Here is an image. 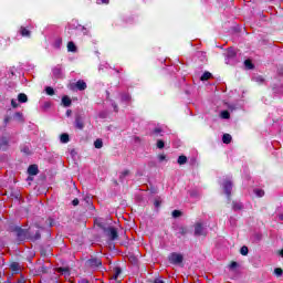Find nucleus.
Segmentation results:
<instances>
[{
  "mask_svg": "<svg viewBox=\"0 0 283 283\" xmlns=\"http://www.w3.org/2000/svg\"><path fill=\"white\" fill-rule=\"evenodd\" d=\"M95 224H97V227H101V229H104L106 235H108L111 240H116V238H118V231H116V228L114 227L105 228V222H103V220L95 219Z\"/></svg>",
  "mask_w": 283,
  "mask_h": 283,
  "instance_id": "f257e3e1",
  "label": "nucleus"
},
{
  "mask_svg": "<svg viewBox=\"0 0 283 283\" xmlns=\"http://www.w3.org/2000/svg\"><path fill=\"white\" fill-rule=\"evenodd\" d=\"M81 205H82V207H84V209L86 211H95L96 210V208L94 207V201L92 200V197H90V196L84 197Z\"/></svg>",
  "mask_w": 283,
  "mask_h": 283,
  "instance_id": "f03ea898",
  "label": "nucleus"
},
{
  "mask_svg": "<svg viewBox=\"0 0 283 283\" xmlns=\"http://www.w3.org/2000/svg\"><path fill=\"white\" fill-rule=\"evenodd\" d=\"M168 260H169L170 264H182L185 256H182V254H180V253L174 252L168 256Z\"/></svg>",
  "mask_w": 283,
  "mask_h": 283,
  "instance_id": "7ed1b4c3",
  "label": "nucleus"
},
{
  "mask_svg": "<svg viewBox=\"0 0 283 283\" xmlns=\"http://www.w3.org/2000/svg\"><path fill=\"white\" fill-rule=\"evenodd\" d=\"M223 191L228 200H231V191H233V182L231 180L223 181Z\"/></svg>",
  "mask_w": 283,
  "mask_h": 283,
  "instance_id": "20e7f679",
  "label": "nucleus"
},
{
  "mask_svg": "<svg viewBox=\"0 0 283 283\" xmlns=\"http://www.w3.org/2000/svg\"><path fill=\"white\" fill-rule=\"evenodd\" d=\"M195 235H207V227H205V223L197 222L195 224Z\"/></svg>",
  "mask_w": 283,
  "mask_h": 283,
  "instance_id": "39448f33",
  "label": "nucleus"
},
{
  "mask_svg": "<svg viewBox=\"0 0 283 283\" xmlns=\"http://www.w3.org/2000/svg\"><path fill=\"white\" fill-rule=\"evenodd\" d=\"M10 149V138L2 136L0 138V151H8Z\"/></svg>",
  "mask_w": 283,
  "mask_h": 283,
  "instance_id": "423d86ee",
  "label": "nucleus"
},
{
  "mask_svg": "<svg viewBox=\"0 0 283 283\" xmlns=\"http://www.w3.org/2000/svg\"><path fill=\"white\" fill-rule=\"evenodd\" d=\"M75 129H80V132L85 129V123L83 122V117H81V115H76L75 117Z\"/></svg>",
  "mask_w": 283,
  "mask_h": 283,
  "instance_id": "0eeeda50",
  "label": "nucleus"
},
{
  "mask_svg": "<svg viewBox=\"0 0 283 283\" xmlns=\"http://www.w3.org/2000/svg\"><path fill=\"white\" fill-rule=\"evenodd\" d=\"M19 33L24 39H31V36H32V31H30V29L28 27H20Z\"/></svg>",
  "mask_w": 283,
  "mask_h": 283,
  "instance_id": "6e6552de",
  "label": "nucleus"
},
{
  "mask_svg": "<svg viewBox=\"0 0 283 283\" xmlns=\"http://www.w3.org/2000/svg\"><path fill=\"white\" fill-rule=\"evenodd\" d=\"M88 266H92V269H98V266H101V264H103V262L101 261V259H91L87 261Z\"/></svg>",
  "mask_w": 283,
  "mask_h": 283,
  "instance_id": "1a4fd4ad",
  "label": "nucleus"
},
{
  "mask_svg": "<svg viewBox=\"0 0 283 283\" xmlns=\"http://www.w3.org/2000/svg\"><path fill=\"white\" fill-rule=\"evenodd\" d=\"M29 176H38L39 175V166L36 164L30 165L28 168Z\"/></svg>",
  "mask_w": 283,
  "mask_h": 283,
  "instance_id": "9d476101",
  "label": "nucleus"
},
{
  "mask_svg": "<svg viewBox=\"0 0 283 283\" xmlns=\"http://www.w3.org/2000/svg\"><path fill=\"white\" fill-rule=\"evenodd\" d=\"M27 237H28V231H25V230H23L21 228H19L17 230V238H18V240H20L22 242V240H24Z\"/></svg>",
  "mask_w": 283,
  "mask_h": 283,
  "instance_id": "9b49d317",
  "label": "nucleus"
},
{
  "mask_svg": "<svg viewBox=\"0 0 283 283\" xmlns=\"http://www.w3.org/2000/svg\"><path fill=\"white\" fill-rule=\"evenodd\" d=\"M75 87H77V90L80 92H83V91L87 90V83H85V81H83V80H78L75 84Z\"/></svg>",
  "mask_w": 283,
  "mask_h": 283,
  "instance_id": "f8f14e48",
  "label": "nucleus"
},
{
  "mask_svg": "<svg viewBox=\"0 0 283 283\" xmlns=\"http://www.w3.org/2000/svg\"><path fill=\"white\" fill-rule=\"evenodd\" d=\"M244 209V206L240 201H232V210L233 211H242Z\"/></svg>",
  "mask_w": 283,
  "mask_h": 283,
  "instance_id": "ddd939ff",
  "label": "nucleus"
},
{
  "mask_svg": "<svg viewBox=\"0 0 283 283\" xmlns=\"http://www.w3.org/2000/svg\"><path fill=\"white\" fill-rule=\"evenodd\" d=\"M62 104L64 107H70L72 105V98H70L67 95H64L62 97Z\"/></svg>",
  "mask_w": 283,
  "mask_h": 283,
  "instance_id": "4468645a",
  "label": "nucleus"
},
{
  "mask_svg": "<svg viewBox=\"0 0 283 283\" xmlns=\"http://www.w3.org/2000/svg\"><path fill=\"white\" fill-rule=\"evenodd\" d=\"M231 140H233V137H231L230 134H227V133L223 134V136H222V143H223L224 145H230Z\"/></svg>",
  "mask_w": 283,
  "mask_h": 283,
  "instance_id": "2eb2a0df",
  "label": "nucleus"
},
{
  "mask_svg": "<svg viewBox=\"0 0 283 283\" xmlns=\"http://www.w3.org/2000/svg\"><path fill=\"white\" fill-rule=\"evenodd\" d=\"M226 56L227 59H235V56H238V53H235V50L233 49H228Z\"/></svg>",
  "mask_w": 283,
  "mask_h": 283,
  "instance_id": "dca6fc26",
  "label": "nucleus"
},
{
  "mask_svg": "<svg viewBox=\"0 0 283 283\" xmlns=\"http://www.w3.org/2000/svg\"><path fill=\"white\" fill-rule=\"evenodd\" d=\"M10 269L13 271V273H19V271H21V265H19L17 262H13L11 263Z\"/></svg>",
  "mask_w": 283,
  "mask_h": 283,
  "instance_id": "f3484780",
  "label": "nucleus"
},
{
  "mask_svg": "<svg viewBox=\"0 0 283 283\" xmlns=\"http://www.w3.org/2000/svg\"><path fill=\"white\" fill-rule=\"evenodd\" d=\"M245 70H255V64L251 60L244 61Z\"/></svg>",
  "mask_w": 283,
  "mask_h": 283,
  "instance_id": "a211bd4d",
  "label": "nucleus"
},
{
  "mask_svg": "<svg viewBox=\"0 0 283 283\" xmlns=\"http://www.w3.org/2000/svg\"><path fill=\"white\" fill-rule=\"evenodd\" d=\"M122 98V103H129V101H132V95H129V93H124L120 95Z\"/></svg>",
  "mask_w": 283,
  "mask_h": 283,
  "instance_id": "6ab92c4d",
  "label": "nucleus"
},
{
  "mask_svg": "<svg viewBox=\"0 0 283 283\" xmlns=\"http://www.w3.org/2000/svg\"><path fill=\"white\" fill-rule=\"evenodd\" d=\"M18 101L19 103H28V95H25L24 93H20L18 95Z\"/></svg>",
  "mask_w": 283,
  "mask_h": 283,
  "instance_id": "aec40b11",
  "label": "nucleus"
},
{
  "mask_svg": "<svg viewBox=\"0 0 283 283\" xmlns=\"http://www.w3.org/2000/svg\"><path fill=\"white\" fill-rule=\"evenodd\" d=\"M211 76H212L211 72L206 71V72L201 75L200 81H209V78H211Z\"/></svg>",
  "mask_w": 283,
  "mask_h": 283,
  "instance_id": "412c9836",
  "label": "nucleus"
},
{
  "mask_svg": "<svg viewBox=\"0 0 283 283\" xmlns=\"http://www.w3.org/2000/svg\"><path fill=\"white\" fill-rule=\"evenodd\" d=\"M178 165H187V156L180 155L177 159Z\"/></svg>",
  "mask_w": 283,
  "mask_h": 283,
  "instance_id": "4be33fe9",
  "label": "nucleus"
},
{
  "mask_svg": "<svg viewBox=\"0 0 283 283\" xmlns=\"http://www.w3.org/2000/svg\"><path fill=\"white\" fill-rule=\"evenodd\" d=\"M57 273H61L62 275H65L67 277V276H70V269H67V268H60L57 270Z\"/></svg>",
  "mask_w": 283,
  "mask_h": 283,
  "instance_id": "5701e85b",
  "label": "nucleus"
},
{
  "mask_svg": "<svg viewBox=\"0 0 283 283\" xmlns=\"http://www.w3.org/2000/svg\"><path fill=\"white\" fill-rule=\"evenodd\" d=\"M67 52H76V44L73 41L67 43Z\"/></svg>",
  "mask_w": 283,
  "mask_h": 283,
  "instance_id": "b1692460",
  "label": "nucleus"
},
{
  "mask_svg": "<svg viewBox=\"0 0 283 283\" xmlns=\"http://www.w3.org/2000/svg\"><path fill=\"white\" fill-rule=\"evenodd\" d=\"M60 140H61V143H70V135L69 134H66V133H64V134H62L61 136H60Z\"/></svg>",
  "mask_w": 283,
  "mask_h": 283,
  "instance_id": "393cba45",
  "label": "nucleus"
},
{
  "mask_svg": "<svg viewBox=\"0 0 283 283\" xmlns=\"http://www.w3.org/2000/svg\"><path fill=\"white\" fill-rule=\"evenodd\" d=\"M129 174H130V171L127 170V169L122 171L120 175H119L120 182H123V180H125V178H127V176H129Z\"/></svg>",
  "mask_w": 283,
  "mask_h": 283,
  "instance_id": "a878e982",
  "label": "nucleus"
},
{
  "mask_svg": "<svg viewBox=\"0 0 283 283\" xmlns=\"http://www.w3.org/2000/svg\"><path fill=\"white\" fill-rule=\"evenodd\" d=\"M95 149H103V139H96L94 142Z\"/></svg>",
  "mask_w": 283,
  "mask_h": 283,
  "instance_id": "bb28decb",
  "label": "nucleus"
},
{
  "mask_svg": "<svg viewBox=\"0 0 283 283\" xmlns=\"http://www.w3.org/2000/svg\"><path fill=\"white\" fill-rule=\"evenodd\" d=\"M254 195L256 196V198H264V190L254 189Z\"/></svg>",
  "mask_w": 283,
  "mask_h": 283,
  "instance_id": "cd10ccee",
  "label": "nucleus"
},
{
  "mask_svg": "<svg viewBox=\"0 0 283 283\" xmlns=\"http://www.w3.org/2000/svg\"><path fill=\"white\" fill-rule=\"evenodd\" d=\"M221 118H224V119L231 118V113H229V111H222Z\"/></svg>",
  "mask_w": 283,
  "mask_h": 283,
  "instance_id": "c85d7f7f",
  "label": "nucleus"
},
{
  "mask_svg": "<svg viewBox=\"0 0 283 283\" xmlns=\"http://www.w3.org/2000/svg\"><path fill=\"white\" fill-rule=\"evenodd\" d=\"M45 92H46L48 96H54V88L52 86H48L45 88Z\"/></svg>",
  "mask_w": 283,
  "mask_h": 283,
  "instance_id": "c756f323",
  "label": "nucleus"
},
{
  "mask_svg": "<svg viewBox=\"0 0 283 283\" xmlns=\"http://www.w3.org/2000/svg\"><path fill=\"white\" fill-rule=\"evenodd\" d=\"M157 149H165V140L163 139L157 140Z\"/></svg>",
  "mask_w": 283,
  "mask_h": 283,
  "instance_id": "7c9ffc66",
  "label": "nucleus"
},
{
  "mask_svg": "<svg viewBox=\"0 0 283 283\" xmlns=\"http://www.w3.org/2000/svg\"><path fill=\"white\" fill-rule=\"evenodd\" d=\"M241 255H249V248L243 245L240 250Z\"/></svg>",
  "mask_w": 283,
  "mask_h": 283,
  "instance_id": "2f4dec72",
  "label": "nucleus"
},
{
  "mask_svg": "<svg viewBox=\"0 0 283 283\" xmlns=\"http://www.w3.org/2000/svg\"><path fill=\"white\" fill-rule=\"evenodd\" d=\"M22 154H25V156H30V154H32V151L30 150V147L28 146H24L22 149H21Z\"/></svg>",
  "mask_w": 283,
  "mask_h": 283,
  "instance_id": "473e14b6",
  "label": "nucleus"
},
{
  "mask_svg": "<svg viewBox=\"0 0 283 283\" xmlns=\"http://www.w3.org/2000/svg\"><path fill=\"white\" fill-rule=\"evenodd\" d=\"M14 118H18V120L23 122V113L17 112V113L14 114Z\"/></svg>",
  "mask_w": 283,
  "mask_h": 283,
  "instance_id": "72a5a7b5",
  "label": "nucleus"
},
{
  "mask_svg": "<svg viewBox=\"0 0 283 283\" xmlns=\"http://www.w3.org/2000/svg\"><path fill=\"white\" fill-rule=\"evenodd\" d=\"M163 205V201H160V199H155V201H154V207L156 208V209H160V206Z\"/></svg>",
  "mask_w": 283,
  "mask_h": 283,
  "instance_id": "f704fd0d",
  "label": "nucleus"
},
{
  "mask_svg": "<svg viewBox=\"0 0 283 283\" xmlns=\"http://www.w3.org/2000/svg\"><path fill=\"white\" fill-rule=\"evenodd\" d=\"M153 134H155V136H158V134H163V128H159V127L155 128L153 130Z\"/></svg>",
  "mask_w": 283,
  "mask_h": 283,
  "instance_id": "c9c22d12",
  "label": "nucleus"
},
{
  "mask_svg": "<svg viewBox=\"0 0 283 283\" xmlns=\"http://www.w3.org/2000/svg\"><path fill=\"white\" fill-rule=\"evenodd\" d=\"M80 202H81V201L78 200V198H75V199L72 200L71 205H72L73 207H78Z\"/></svg>",
  "mask_w": 283,
  "mask_h": 283,
  "instance_id": "e433bc0d",
  "label": "nucleus"
},
{
  "mask_svg": "<svg viewBox=\"0 0 283 283\" xmlns=\"http://www.w3.org/2000/svg\"><path fill=\"white\" fill-rule=\"evenodd\" d=\"M53 74L55 76H61V69H59V67L53 69Z\"/></svg>",
  "mask_w": 283,
  "mask_h": 283,
  "instance_id": "4c0bfd02",
  "label": "nucleus"
},
{
  "mask_svg": "<svg viewBox=\"0 0 283 283\" xmlns=\"http://www.w3.org/2000/svg\"><path fill=\"white\" fill-rule=\"evenodd\" d=\"M158 160H159L160 163H163V160H167V155H165V154L158 155Z\"/></svg>",
  "mask_w": 283,
  "mask_h": 283,
  "instance_id": "58836bf2",
  "label": "nucleus"
},
{
  "mask_svg": "<svg viewBox=\"0 0 283 283\" xmlns=\"http://www.w3.org/2000/svg\"><path fill=\"white\" fill-rule=\"evenodd\" d=\"M11 107H13L14 109H17V107H19V104L17 103V101L11 99Z\"/></svg>",
  "mask_w": 283,
  "mask_h": 283,
  "instance_id": "ea45409f",
  "label": "nucleus"
},
{
  "mask_svg": "<svg viewBox=\"0 0 283 283\" xmlns=\"http://www.w3.org/2000/svg\"><path fill=\"white\" fill-rule=\"evenodd\" d=\"M112 107L114 108V112L118 113V104H116V102L112 103Z\"/></svg>",
  "mask_w": 283,
  "mask_h": 283,
  "instance_id": "a19ab883",
  "label": "nucleus"
},
{
  "mask_svg": "<svg viewBox=\"0 0 283 283\" xmlns=\"http://www.w3.org/2000/svg\"><path fill=\"white\" fill-rule=\"evenodd\" d=\"M274 273H275V275H277V276L282 275V269L276 268V269L274 270Z\"/></svg>",
  "mask_w": 283,
  "mask_h": 283,
  "instance_id": "79ce46f5",
  "label": "nucleus"
},
{
  "mask_svg": "<svg viewBox=\"0 0 283 283\" xmlns=\"http://www.w3.org/2000/svg\"><path fill=\"white\" fill-rule=\"evenodd\" d=\"M154 283H165V281L163 279H155Z\"/></svg>",
  "mask_w": 283,
  "mask_h": 283,
  "instance_id": "37998d69",
  "label": "nucleus"
},
{
  "mask_svg": "<svg viewBox=\"0 0 283 283\" xmlns=\"http://www.w3.org/2000/svg\"><path fill=\"white\" fill-rule=\"evenodd\" d=\"M118 275H120V269H116L115 280L118 277Z\"/></svg>",
  "mask_w": 283,
  "mask_h": 283,
  "instance_id": "c03bdc74",
  "label": "nucleus"
},
{
  "mask_svg": "<svg viewBox=\"0 0 283 283\" xmlns=\"http://www.w3.org/2000/svg\"><path fill=\"white\" fill-rule=\"evenodd\" d=\"M66 116H72V109L66 111Z\"/></svg>",
  "mask_w": 283,
  "mask_h": 283,
  "instance_id": "a18cd8bd",
  "label": "nucleus"
},
{
  "mask_svg": "<svg viewBox=\"0 0 283 283\" xmlns=\"http://www.w3.org/2000/svg\"><path fill=\"white\" fill-rule=\"evenodd\" d=\"M10 120V116L4 117V123L8 125V122Z\"/></svg>",
  "mask_w": 283,
  "mask_h": 283,
  "instance_id": "49530a36",
  "label": "nucleus"
},
{
  "mask_svg": "<svg viewBox=\"0 0 283 283\" xmlns=\"http://www.w3.org/2000/svg\"><path fill=\"white\" fill-rule=\"evenodd\" d=\"M102 3H105L106 6L109 4V0H101Z\"/></svg>",
  "mask_w": 283,
  "mask_h": 283,
  "instance_id": "de8ad7c7",
  "label": "nucleus"
},
{
  "mask_svg": "<svg viewBox=\"0 0 283 283\" xmlns=\"http://www.w3.org/2000/svg\"><path fill=\"white\" fill-rule=\"evenodd\" d=\"M174 218H180V213H172Z\"/></svg>",
  "mask_w": 283,
  "mask_h": 283,
  "instance_id": "09e8293b",
  "label": "nucleus"
},
{
  "mask_svg": "<svg viewBox=\"0 0 283 283\" xmlns=\"http://www.w3.org/2000/svg\"><path fill=\"white\" fill-rule=\"evenodd\" d=\"M171 213H182L180 210H172Z\"/></svg>",
  "mask_w": 283,
  "mask_h": 283,
  "instance_id": "8fccbe9b",
  "label": "nucleus"
},
{
  "mask_svg": "<svg viewBox=\"0 0 283 283\" xmlns=\"http://www.w3.org/2000/svg\"><path fill=\"white\" fill-rule=\"evenodd\" d=\"M235 266H238V263L232 262V263H231V268L233 269V268H235Z\"/></svg>",
  "mask_w": 283,
  "mask_h": 283,
  "instance_id": "3c124183",
  "label": "nucleus"
},
{
  "mask_svg": "<svg viewBox=\"0 0 283 283\" xmlns=\"http://www.w3.org/2000/svg\"><path fill=\"white\" fill-rule=\"evenodd\" d=\"M279 220L283 221V213L279 214Z\"/></svg>",
  "mask_w": 283,
  "mask_h": 283,
  "instance_id": "603ef678",
  "label": "nucleus"
},
{
  "mask_svg": "<svg viewBox=\"0 0 283 283\" xmlns=\"http://www.w3.org/2000/svg\"><path fill=\"white\" fill-rule=\"evenodd\" d=\"M280 255L281 258H283V249L280 251Z\"/></svg>",
  "mask_w": 283,
  "mask_h": 283,
  "instance_id": "864d4df0",
  "label": "nucleus"
},
{
  "mask_svg": "<svg viewBox=\"0 0 283 283\" xmlns=\"http://www.w3.org/2000/svg\"><path fill=\"white\" fill-rule=\"evenodd\" d=\"M135 140H140V137H135Z\"/></svg>",
  "mask_w": 283,
  "mask_h": 283,
  "instance_id": "5fc2aeb1",
  "label": "nucleus"
},
{
  "mask_svg": "<svg viewBox=\"0 0 283 283\" xmlns=\"http://www.w3.org/2000/svg\"><path fill=\"white\" fill-rule=\"evenodd\" d=\"M39 238H41V234L38 233V234H36V239H39Z\"/></svg>",
  "mask_w": 283,
  "mask_h": 283,
  "instance_id": "6e6d98bb",
  "label": "nucleus"
},
{
  "mask_svg": "<svg viewBox=\"0 0 283 283\" xmlns=\"http://www.w3.org/2000/svg\"><path fill=\"white\" fill-rule=\"evenodd\" d=\"M115 182V185H118V181H114Z\"/></svg>",
  "mask_w": 283,
  "mask_h": 283,
  "instance_id": "4d7b16f0",
  "label": "nucleus"
},
{
  "mask_svg": "<svg viewBox=\"0 0 283 283\" xmlns=\"http://www.w3.org/2000/svg\"><path fill=\"white\" fill-rule=\"evenodd\" d=\"M0 277H1V273H0Z\"/></svg>",
  "mask_w": 283,
  "mask_h": 283,
  "instance_id": "13d9d810",
  "label": "nucleus"
}]
</instances>
